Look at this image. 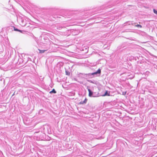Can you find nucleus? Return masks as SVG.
Returning <instances> with one entry per match:
<instances>
[{"instance_id": "f257e3e1", "label": "nucleus", "mask_w": 157, "mask_h": 157, "mask_svg": "<svg viewBox=\"0 0 157 157\" xmlns=\"http://www.w3.org/2000/svg\"><path fill=\"white\" fill-rule=\"evenodd\" d=\"M101 73V70L100 69H99L97 71L94 72V73H91V74H90L91 75L93 76H98V74H100Z\"/></svg>"}, {"instance_id": "1a4fd4ad", "label": "nucleus", "mask_w": 157, "mask_h": 157, "mask_svg": "<svg viewBox=\"0 0 157 157\" xmlns=\"http://www.w3.org/2000/svg\"><path fill=\"white\" fill-rule=\"evenodd\" d=\"M136 26L137 27H139L140 28H141L142 27V26L140 25H136Z\"/></svg>"}, {"instance_id": "f8f14e48", "label": "nucleus", "mask_w": 157, "mask_h": 157, "mask_svg": "<svg viewBox=\"0 0 157 157\" xmlns=\"http://www.w3.org/2000/svg\"><path fill=\"white\" fill-rule=\"evenodd\" d=\"M66 74L67 75H68L67 72L66 71Z\"/></svg>"}, {"instance_id": "423d86ee", "label": "nucleus", "mask_w": 157, "mask_h": 157, "mask_svg": "<svg viewBox=\"0 0 157 157\" xmlns=\"http://www.w3.org/2000/svg\"><path fill=\"white\" fill-rule=\"evenodd\" d=\"M103 96H109V93H108L107 91H106L104 94L103 95Z\"/></svg>"}, {"instance_id": "9d476101", "label": "nucleus", "mask_w": 157, "mask_h": 157, "mask_svg": "<svg viewBox=\"0 0 157 157\" xmlns=\"http://www.w3.org/2000/svg\"><path fill=\"white\" fill-rule=\"evenodd\" d=\"M126 92H123L122 93V94L123 95H125L126 94Z\"/></svg>"}, {"instance_id": "0eeeda50", "label": "nucleus", "mask_w": 157, "mask_h": 157, "mask_svg": "<svg viewBox=\"0 0 157 157\" xmlns=\"http://www.w3.org/2000/svg\"><path fill=\"white\" fill-rule=\"evenodd\" d=\"M39 51H40V53H44V52L46 51V50H39Z\"/></svg>"}, {"instance_id": "20e7f679", "label": "nucleus", "mask_w": 157, "mask_h": 157, "mask_svg": "<svg viewBox=\"0 0 157 157\" xmlns=\"http://www.w3.org/2000/svg\"><path fill=\"white\" fill-rule=\"evenodd\" d=\"M87 101V99L86 98L84 101H82L80 102V104H85L86 103Z\"/></svg>"}, {"instance_id": "6e6552de", "label": "nucleus", "mask_w": 157, "mask_h": 157, "mask_svg": "<svg viewBox=\"0 0 157 157\" xmlns=\"http://www.w3.org/2000/svg\"><path fill=\"white\" fill-rule=\"evenodd\" d=\"M153 11L154 13L157 14V11L155 10V9L153 10Z\"/></svg>"}, {"instance_id": "9b49d317", "label": "nucleus", "mask_w": 157, "mask_h": 157, "mask_svg": "<svg viewBox=\"0 0 157 157\" xmlns=\"http://www.w3.org/2000/svg\"><path fill=\"white\" fill-rule=\"evenodd\" d=\"M15 30H16V31H19V32H21V31L20 30H19L17 29H14Z\"/></svg>"}, {"instance_id": "7ed1b4c3", "label": "nucleus", "mask_w": 157, "mask_h": 157, "mask_svg": "<svg viewBox=\"0 0 157 157\" xmlns=\"http://www.w3.org/2000/svg\"><path fill=\"white\" fill-rule=\"evenodd\" d=\"M44 40H45V41H44L43 40H42V43L43 44H49L50 43V42L49 41V40L48 39L46 38L45 39L44 38Z\"/></svg>"}, {"instance_id": "39448f33", "label": "nucleus", "mask_w": 157, "mask_h": 157, "mask_svg": "<svg viewBox=\"0 0 157 157\" xmlns=\"http://www.w3.org/2000/svg\"><path fill=\"white\" fill-rule=\"evenodd\" d=\"M56 91L55 90L53 89L51 91H50L49 93L50 94H55L56 93Z\"/></svg>"}, {"instance_id": "ddd939ff", "label": "nucleus", "mask_w": 157, "mask_h": 157, "mask_svg": "<svg viewBox=\"0 0 157 157\" xmlns=\"http://www.w3.org/2000/svg\"><path fill=\"white\" fill-rule=\"evenodd\" d=\"M91 82L92 83H94L92 81H91Z\"/></svg>"}, {"instance_id": "f03ea898", "label": "nucleus", "mask_w": 157, "mask_h": 157, "mask_svg": "<svg viewBox=\"0 0 157 157\" xmlns=\"http://www.w3.org/2000/svg\"><path fill=\"white\" fill-rule=\"evenodd\" d=\"M88 90L89 92V97H95V96L93 95V93L91 90L90 89H88Z\"/></svg>"}]
</instances>
